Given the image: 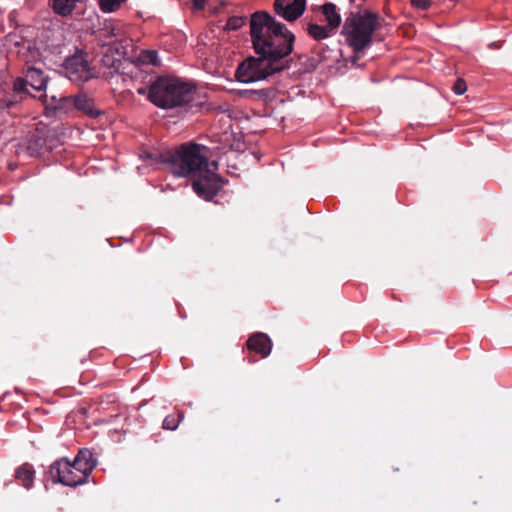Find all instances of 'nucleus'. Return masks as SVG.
Segmentation results:
<instances>
[{
    "mask_svg": "<svg viewBox=\"0 0 512 512\" xmlns=\"http://www.w3.org/2000/svg\"><path fill=\"white\" fill-rule=\"evenodd\" d=\"M360 54H361V53L354 52V55H353V56H352V58H351V62H352L353 64H355V63H357V62H358V60H359V59H360V57H361V55H360Z\"/></svg>",
    "mask_w": 512,
    "mask_h": 512,
    "instance_id": "26",
    "label": "nucleus"
},
{
    "mask_svg": "<svg viewBox=\"0 0 512 512\" xmlns=\"http://www.w3.org/2000/svg\"><path fill=\"white\" fill-rule=\"evenodd\" d=\"M35 470L29 463H24L15 471V479L26 489H30L34 482Z\"/></svg>",
    "mask_w": 512,
    "mask_h": 512,
    "instance_id": "12",
    "label": "nucleus"
},
{
    "mask_svg": "<svg viewBox=\"0 0 512 512\" xmlns=\"http://www.w3.org/2000/svg\"><path fill=\"white\" fill-rule=\"evenodd\" d=\"M97 466V459L88 448L78 451L73 462L67 458L55 461L49 467V475L54 483L77 487L88 482L89 475Z\"/></svg>",
    "mask_w": 512,
    "mask_h": 512,
    "instance_id": "3",
    "label": "nucleus"
},
{
    "mask_svg": "<svg viewBox=\"0 0 512 512\" xmlns=\"http://www.w3.org/2000/svg\"><path fill=\"white\" fill-rule=\"evenodd\" d=\"M22 79L25 81V87L30 85L36 91H41L46 88L47 78L39 68L28 66L25 71V78ZM27 94V88H25V96Z\"/></svg>",
    "mask_w": 512,
    "mask_h": 512,
    "instance_id": "11",
    "label": "nucleus"
},
{
    "mask_svg": "<svg viewBox=\"0 0 512 512\" xmlns=\"http://www.w3.org/2000/svg\"><path fill=\"white\" fill-rule=\"evenodd\" d=\"M68 78L73 82H86L91 78L88 63L82 58L73 57L66 61Z\"/></svg>",
    "mask_w": 512,
    "mask_h": 512,
    "instance_id": "9",
    "label": "nucleus"
},
{
    "mask_svg": "<svg viewBox=\"0 0 512 512\" xmlns=\"http://www.w3.org/2000/svg\"><path fill=\"white\" fill-rule=\"evenodd\" d=\"M46 140L38 133H33L27 138V151L31 156L40 155L45 147Z\"/></svg>",
    "mask_w": 512,
    "mask_h": 512,
    "instance_id": "15",
    "label": "nucleus"
},
{
    "mask_svg": "<svg viewBox=\"0 0 512 512\" xmlns=\"http://www.w3.org/2000/svg\"><path fill=\"white\" fill-rule=\"evenodd\" d=\"M250 36L258 57H249L238 66V81L256 82L289 68L295 35L285 24L267 11H256L250 16Z\"/></svg>",
    "mask_w": 512,
    "mask_h": 512,
    "instance_id": "1",
    "label": "nucleus"
},
{
    "mask_svg": "<svg viewBox=\"0 0 512 512\" xmlns=\"http://www.w3.org/2000/svg\"><path fill=\"white\" fill-rule=\"evenodd\" d=\"M246 346L248 350L259 354L262 358L270 355L272 350V340L262 332H256L249 336Z\"/></svg>",
    "mask_w": 512,
    "mask_h": 512,
    "instance_id": "10",
    "label": "nucleus"
},
{
    "mask_svg": "<svg viewBox=\"0 0 512 512\" xmlns=\"http://www.w3.org/2000/svg\"><path fill=\"white\" fill-rule=\"evenodd\" d=\"M322 12L328 22L330 30L337 29L341 24V16L337 11V7L333 3H325L322 6Z\"/></svg>",
    "mask_w": 512,
    "mask_h": 512,
    "instance_id": "13",
    "label": "nucleus"
},
{
    "mask_svg": "<svg viewBox=\"0 0 512 512\" xmlns=\"http://www.w3.org/2000/svg\"><path fill=\"white\" fill-rule=\"evenodd\" d=\"M84 0H52L53 11L60 16H68L75 9L76 4Z\"/></svg>",
    "mask_w": 512,
    "mask_h": 512,
    "instance_id": "14",
    "label": "nucleus"
},
{
    "mask_svg": "<svg viewBox=\"0 0 512 512\" xmlns=\"http://www.w3.org/2000/svg\"><path fill=\"white\" fill-rule=\"evenodd\" d=\"M74 108L85 112L90 116H95L93 100L86 94H78L75 97Z\"/></svg>",
    "mask_w": 512,
    "mask_h": 512,
    "instance_id": "16",
    "label": "nucleus"
},
{
    "mask_svg": "<svg viewBox=\"0 0 512 512\" xmlns=\"http://www.w3.org/2000/svg\"><path fill=\"white\" fill-rule=\"evenodd\" d=\"M138 94L144 95L146 94V88L142 87L137 90Z\"/></svg>",
    "mask_w": 512,
    "mask_h": 512,
    "instance_id": "27",
    "label": "nucleus"
},
{
    "mask_svg": "<svg viewBox=\"0 0 512 512\" xmlns=\"http://www.w3.org/2000/svg\"><path fill=\"white\" fill-rule=\"evenodd\" d=\"M100 8L105 13H110L119 8L118 0H99Z\"/></svg>",
    "mask_w": 512,
    "mask_h": 512,
    "instance_id": "22",
    "label": "nucleus"
},
{
    "mask_svg": "<svg viewBox=\"0 0 512 512\" xmlns=\"http://www.w3.org/2000/svg\"><path fill=\"white\" fill-rule=\"evenodd\" d=\"M165 162L177 176L195 175L208 168V148L194 142L183 143L165 155Z\"/></svg>",
    "mask_w": 512,
    "mask_h": 512,
    "instance_id": "5",
    "label": "nucleus"
},
{
    "mask_svg": "<svg viewBox=\"0 0 512 512\" xmlns=\"http://www.w3.org/2000/svg\"><path fill=\"white\" fill-rule=\"evenodd\" d=\"M139 60L144 64L158 65V54L154 50H145L140 53Z\"/></svg>",
    "mask_w": 512,
    "mask_h": 512,
    "instance_id": "20",
    "label": "nucleus"
},
{
    "mask_svg": "<svg viewBox=\"0 0 512 512\" xmlns=\"http://www.w3.org/2000/svg\"><path fill=\"white\" fill-rule=\"evenodd\" d=\"M184 415L182 412L175 414L167 415L163 421V428L167 430H175L180 421L183 419Z\"/></svg>",
    "mask_w": 512,
    "mask_h": 512,
    "instance_id": "19",
    "label": "nucleus"
},
{
    "mask_svg": "<svg viewBox=\"0 0 512 512\" xmlns=\"http://www.w3.org/2000/svg\"><path fill=\"white\" fill-rule=\"evenodd\" d=\"M25 97V81L17 78L12 87L0 83V112L11 109Z\"/></svg>",
    "mask_w": 512,
    "mask_h": 512,
    "instance_id": "7",
    "label": "nucleus"
},
{
    "mask_svg": "<svg viewBox=\"0 0 512 512\" xmlns=\"http://www.w3.org/2000/svg\"><path fill=\"white\" fill-rule=\"evenodd\" d=\"M52 100H53V107L56 111L67 113L68 111H70L74 108V103H75L74 97L63 96V97H60L59 99H56V97H53Z\"/></svg>",
    "mask_w": 512,
    "mask_h": 512,
    "instance_id": "17",
    "label": "nucleus"
},
{
    "mask_svg": "<svg viewBox=\"0 0 512 512\" xmlns=\"http://www.w3.org/2000/svg\"><path fill=\"white\" fill-rule=\"evenodd\" d=\"M412 4L419 9L425 10L430 7L431 0H411Z\"/></svg>",
    "mask_w": 512,
    "mask_h": 512,
    "instance_id": "24",
    "label": "nucleus"
},
{
    "mask_svg": "<svg viewBox=\"0 0 512 512\" xmlns=\"http://www.w3.org/2000/svg\"><path fill=\"white\" fill-rule=\"evenodd\" d=\"M245 23V18L241 16H232L227 20L225 29L227 30H238Z\"/></svg>",
    "mask_w": 512,
    "mask_h": 512,
    "instance_id": "21",
    "label": "nucleus"
},
{
    "mask_svg": "<svg viewBox=\"0 0 512 512\" xmlns=\"http://www.w3.org/2000/svg\"><path fill=\"white\" fill-rule=\"evenodd\" d=\"M307 31L308 34L315 40H322L328 38L332 30H330V28L318 24H309Z\"/></svg>",
    "mask_w": 512,
    "mask_h": 512,
    "instance_id": "18",
    "label": "nucleus"
},
{
    "mask_svg": "<svg viewBox=\"0 0 512 512\" xmlns=\"http://www.w3.org/2000/svg\"><path fill=\"white\" fill-rule=\"evenodd\" d=\"M207 0H191L193 6L197 10H202L205 8Z\"/></svg>",
    "mask_w": 512,
    "mask_h": 512,
    "instance_id": "25",
    "label": "nucleus"
},
{
    "mask_svg": "<svg viewBox=\"0 0 512 512\" xmlns=\"http://www.w3.org/2000/svg\"><path fill=\"white\" fill-rule=\"evenodd\" d=\"M381 17L378 13L364 10L356 14L351 13L346 18L342 34L345 35L348 45L354 52L363 53L370 47L374 32L380 26Z\"/></svg>",
    "mask_w": 512,
    "mask_h": 512,
    "instance_id": "4",
    "label": "nucleus"
},
{
    "mask_svg": "<svg viewBox=\"0 0 512 512\" xmlns=\"http://www.w3.org/2000/svg\"><path fill=\"white\" fill-rule=\"evenodd\" d=\"M196 87L179 78L160 76L149 86L148 99L157 107L172 109L190 104Z\"/></svg>",
    "mask_w": 512,
    "mask_h": 512,
    "instance_id": "2",
    "label": "nucleus"
},
{
    "mask_svg": "<svg viewBox=\"0 0 512 512\" xmlns=\"http://www.w3.org/2000/svg\"><path fill=\"white\" fill-rule=\"evenodd\" d=\"M453 91L458 94V95H462L466 92L467 90V85H466V82L461 79V78H458L454 85H453Z\"/></svg>",
    "mask_w": 512,
    "mask_h": 512,
    "instance_id": "23",
    "label": "nucleus"
},
{
    "mask_svg": "<svg viewBox=\"0 0 512 512\" xmlns=\"http://www.w3.org/2000/svg\"><path fill=\"white\" fill-rule=\"evenodd\" d=\"M118 1H119V6H120V5H121L123 2H125L126 0H118Z\"/></svg>",
    "mask_w": 512,
    "mask_h": 512,
    "instance_id": "29",
    "label": "nucleus"
},
{
    "mask_svg": "<svg viewBox=\"0 0 512 512\" xmlns=\"http://www.w3.org/2000/svg\"><path fill=\"white\" fill-rule=\"evenodd\" d=\"M274 12L288 22L297 20L305 11L306 0H275Z\"/></svg>",
    "mask_w": 512,
    "mask_h": 512,
    "instance_id": "8",
    "label": "nucleus"
},
{
    "mask_svg": "<svg viewBox=\"0 0 512 512\" xmlns=\"http://www.w3.org/2000/svg\"><path fill=\"white\" fill-rule=\"evenodd\" d=\"M71 471H72V473H73V474H72V477L74 476V478H77V477H78V475H79V472H77V471H76V469H74V468H71Z\"/></svg>",
    "mask_w": 512,
    "mask_h": 512,
    "instance_id": "28",
    "label": "nucleus"
},
{
    "mask_svg": "<svg viewBox=\"0 0 512 512\" xmlns=\"http://www.w3.org/2000/svg\"><path fill=\"white\" fill-rule=\"evenodd\" d=\"M194 192L205 200H211L223 187V181L218 174L210 173L206 168L192 182Z\"/></svg>",
    "mask_w": 512,
    "mask_h": 512,
    "instance_id": "6",
    "label": "nucleus"
}]
</instances>
